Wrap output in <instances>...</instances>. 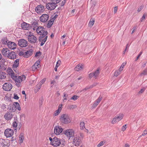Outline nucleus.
Instances as JSON below:
<instances>
[{
    "instance_id": "f257e3e1",
    "label": "nucleus",
    "mask_w": 147,
    "mask_h": 147,
    "mask_svg": "<svg viewBox=\"0 0 147 147\" xmlns=\"http://www.w3.org/2000/svg\"><path fill=\"white\" fill-rule=\"evenodd\" d=\"M59 120L61 123L63 124H68L71 122V119L69 115L67 113L61 115L60 117Z\"/></svg>"
},
{
    "instance_id": "f03ea898",
    "label": "nucleus",
    "mask_w": 147,
    "mask_h": 147,
    "mask_svg": "<svg viewBox=\"0 0 147 147\" xmlns=\"http://www.w3.org/2000/svg\"><path fill=\"white\" fill-rule=\"evenodd\" d=\"M49 140L51 142V144L54 146H58L61 144V139L56 137H55L53 138L50 137Z\"/></svg>"
},
{
    "instance_id": "7ed1b4c3",
    "label": "nucleus",
    "mask_w": 147,
    "mask_h": 147,
    "mask_svg": "<svg viewBox=\"0 0 147 147\" xmlns=\"http://www.w3.org/2000/svg\"><path fill=\"white\" fill-rule=\"evenodd\" d=\"M26 76L24 75H22L20 76H17L15 75L14 76H13L12 79L15 81L16 85L18 86L19 84L18 83H20L26 80Z\"/></svg>"
},
{
    "instance_id": "20e7f679",
    "label": "nucleus",
    "mask_w": 147,
    "mask_h": 147,
    "mask_svg": "<svg viewBox=\"0 0 147 147\" xmlns=\"http://www.w3.org/2000/svg\"><path fill=\"white\" fill-rule=\"evenodd\" d=\"M123 114L122 113H119L117 116L113 118L111 121V123L113 124L118 122L123 118Z\"/></svg>"
},
{
    "instance_id": "39448f33",
    "label": "nucleus",
    "mask_w": 147,
    "mask_h": 147,
    "mask_svg": "<svg viewBox=\"0 0 147 147\" xmlns=\"http://www.w3.org/2000/svg\"><path fill=\"white\" fill-rule=\"evenodd\" d=\"M17 109L19 111H20L21 108L19 103L18 102H14L11 105L9 110L12 112H14Z\"/></svg>"
},
{
    "instance_id": "423d86ee",
    "label": "nucleus",
    "mask_w": 147,
    "mask_h": 147,
    "mask_svg": "<svg viewBox=\"0 0 147 147\" xmlns=\"http://www.w3.org/2000/svg\"><path fill=\"white\" fill-rule=\"evenodd\" d=\"M75 132L74 130L69 129L65 130L64 131V134L70 139V138L74 136Z\"/></svg>"
},
{
    "instance_id": "0eeeda50",
    "label": "nucleus",
    "mask_w": 147,
    "mask_h": 147,
    "mask_svg": "<svg viewBox=\"0 0 147 147\" xmlns=\"http://www.w3.org/2000/svg\"><path fill=\"white\" fill-rule=\"evenodd\" d=\"M36 32L38 34L40 35H47L48 32L42 27L39 26L36 29Z\"/></svg>"
},
{
    "instance_id": "6e6552de",
    "label": "nucleus",
    "mask_w": 147,
    "mask_h": 147,
    "mask_svg": "<svg viewBox=\"0 0 147 147\" xmlns=\"http://www.w3.org/2000/svg\"><path fill=\"white\" fill-rule=\"evenodd\" d=\"M73 144L76 146H79L82 143V141L80 137L76 136L72 140Z\"/></svg>"
},
{
    "instance_id": "1a4fd4ad",
    "label": "nucleus",
    "mask_w": 147,
    "mask_h": 147,
    "mask_svg": "<svg viewBox=\"0 0 147 147\" xmlns=\"http://www.w3.org/2000/svg\"><path fill=\"white\" fill-rule=\"evenodd\" d=\"M63 130V129L61 126L59 125L56 126L54 127V133L57 136L59 135L62 133Z\"/></svg>"
},
{
    "instance_id": "9d476101",
    "label": "nucleus",
    "mask_w": 147,
    "mask_h": 147,
    "mask_svg": "<svg viewBox=\"0 0 147 147\" xmlns=\"http://www.w3.org/2000/svg\"><path fill=\"white\" fill-rule=\"evenodd\" d=\"M5 136L7 138L11 137L14 134V131L11 129L8 128L5 130L4 132Z\"/></svg>"
},
{
    "instance_id": "9b49d317",
    "label": "nucleus",
    "mask_w": 147,
    "mask_h": 147,
    "mask_svg": "<svg viewBox=\"0 0 147 147\" xmlns=\"http://www.w3.org/2000/svg\"><path fill=\"white\" fill-rule=\"evenodd\" d=\"M57 6V5L54 3L50 2L46 5V7L48 10H51L54 9Z\"/></svg>"
},
{
    "instance_id": "f8f14e48",
    "label": "nucleus",
    "mask_w": 147,
    "mask_h": 147,
    "mask_svg": "<svg viewBox=\"0 0 147 147\" xmlns=\"http://www.w3.org/2000/svg\"><path fill=\"white\" fill-rule=\"evenodd\" d=\"M47 36L45 35L41 36L39 37V40L41 43L40 44L41 46H42L45 43L47 38Z\"/></svg>"
},
{
    "instance_id": "ddd939ff",
    "label": "nucleus",
    "mask_w": 147,
    "mask_h": 147,
    "mask_svg": "<svg viewBox=\"0 0 147 147\" xmlns=\"http://www.w3.org/2000/svg\"><path fill=\"white\" fill-rule=\"evenodd\" d=\"M33 52V50L32 49H30L28 51H26L24 52V53L21 52L20 53L21 54H22L23 57L28 58L31 56Z\"/></svg>"
},
{
    "instance_id": "4468645a",
    "label": "nucleus",
    "mask_w": 147,
    "mask_h": 147,
    "mask_svg": "<svg viewBox=\"0 0 147 147\" xmlns=\"http://www.w3.org/2000/svg\"><path fill=\"white\" fill-rule=\"evenodd\" d=\"M3 88L4 90L9 91L12 88V85L9 83H5L3 84Z\"/></svg>"
},
{
    "instance_id": "2eb2a0df",
    "label": "nucleus",
    "mask_w": 147,
    "mask_h": 147,
    "mask_svg": "<svg viewBox=\"0 0 147 147\" xmlns=\"http://www.w3.org/2000/svg\"><path fill=\"white\" fill-rule=\"evenodd\" d=\"M35 10L37 13H42L45 10L44 7L43 5H40L36 7Z\"/></svg>"
},
{
    "instance_id": "dca6fc26",
    "label": "nucleus",
    "mask_w": 147,
    "mask_h": 147,
    "mask_svg": "<svg viewBox=\"0 0 147 147\" xmlns=\"http://www.w3.org/2000/svg\"><path fill=\"white\" fill-rule=\"evenodd\" d=\"M27 44V41L24 39H20L18 41L19 45L22 47H26Z\"/></svg>"
},
{
    "instance_id": "f3484780",
    "label": "nucleus",
    "mask_w": 147,
    "mask_h": 147,
    "mask_svg": "<svg viewBox=\"0 0 147 147\" xmlns=\"http://www.w3.org/2000/svg\"><path fill=\"white\" fill-rule=\"evenodd\" d=\"M28 39L29 42L32 43L35 42L37 40L36 37L32 34H30L28 36Z\"/></svg>"
},
{
    "instance_id": "a211bd4d",
    "label": "nucleus",
    "mask_w": 147,
    "mask_h": 147,
    "mask_svg": "<svg viewBox=\"0 0 147 147\" xmlns=\"http://www.w3.org/2000/svg\"><path fill=\"white\" fill-rule=\"evenodd\" d=\"M62 106L63 105L62 104L59 105L58 109L54 112L53 114L54 116H57L60 113L62 108Z\"/></svg>"
},
{
    "instance_id": "6ab92c4d",
    "label": "nucleus",
    "mask_w": 147,
    "mask_h": 147,
    "mask_svg": "<svg viewBox=\"0 0 147 147\" xmlns=\"http://www.w3.org/2000/svg\"><path fill=\"white\" fill-rule=\"evenodd\" d=\"M49 18V16L47 14H43L40 17V20L42 22H47Z\"/></svg>"
},
{
    "instance_id": "aec40b11",
    "label": "nucleus",
    "mask_w": 147,
    "mask_h": 147,
    "mask_svg": "<svg viewBox=\"0 0 147 147\" xmlns=\"http://www.w3.org/2000/svg\"><path fill=\"white\" fill-rule=\"evenodd\" d=\"M7 46L9 48L11 49H14L16 47V44L12 42H9L7 43Z\"/></svg>"
},
{
    "instance_id": "412c9836",
    "label": "nucleus",
    "mask_w": 147,
    "mask_h": 147,
    "mask_svg": "<svg viewBox=\"0 0 147 147\" xmlns=\"http://www.w3.org/2000/svg\"><path fill=\"white\" fill-rule=\"evenodd\" d=\"M40 61H36L32 67V71H35L39 67Z\"/></svg>"
},
{
    "instance_id": "4be33fe9",
    "label": "nucleus",
    "mask_w": 147,
    "mask_h": 147,
    "mask_svg": "<svg viewBox=\"0 0 147 147\" xmlns=\"http://www.w3.org/2000/svg\"><path fill=\"white\" fill-rule=\"evenodd\" d=\"M13 117V115L11 112H7L4 116V117L5 119L9 120L11 119Z\"/></svg>"
},
{
    "instance_id": "5701e85b",
    "label": "nucleus",
    "mask_w": 147,
    "mask_h": 147,
    "mask_svg": "<svg viewBox=\"0 0 147 147\" xmlns=\"http://www.w3.org/2000/svg\"><path fill=\"white\" fill-rule=\"evenodd\" d=\"M19 59H16L14 62L13 66V70L16 73H17L18 71H16V69L18 67L19 64Z\"/></svg>"
},
{
    "instance_id": "b1692460",
    "label": "nucleus",
    "mask_w": 147,
    "mask_h": 147,
    "mask_svg": "<svg viewBox=\"0 0 147 147\" xmlns=\"http://www.w3.org/2000/svg\"><path fill=\"white\" fill-rule=\"evenodd\" d=\"M102 99V96H100L97 99L96 101L94 102V104H93L92 107L94 108L96 107L100 102L101 100Z\"/></svg>"
},
{
    "instance_id": "393cba45",
    "label": "nucleus",
    "mask_w": 147,
    "mask_h": 147,
    "mask_svg": "<svg viewBox=\"0 0 147 147\" xmlns=\"http://www.w3.org/2000/svg\"><path fill=\"white\" fill-rule=\"evenodd\" d=\"M9 52V50L7 48H3L1 51L2 55L5 57L7 56Z\"/></svg>"
},
{
    "instance_id": "a878e982",
    "label": "nucleus",
    "mask_w": 147,
    "mask_h": 147,
    "mask_svg": "<svg viewBox=\"0 0 147 147\" xmlns=\"http://www.w3.org/2000/svg\"><path fill=\"white\" fill-rule=\"evenodd\" d=\"M7 57L11 59H13L16 58L15 53L13 52H9Z\"/></svg>"
},
{
    "instance_id": "bb28decb",
    "label": "nucleus",
    "mask_w": 147,
    "mask_h": 147,
    "mask_svg": "<svg viewBox=\"0 0 147 147\" xmlns=\"http://www.w3.org/2000/svg\"><path fill=\"white\" fill-rule=\"evenodd\" d=\"M30 25L25 22H24L21 24V27L24 30H27L29 28Z\"/></svg>"
},
{
    "instance_id": "cd10ccee",
    "label": "nucleus",
    "mask_w": 147,
    "mask_h": 147,
    "mask_svg": "<svg viewBox=\"0 0 147 147\" xmlns=\"http://www.w3.org/2000/svg\"><path fill=\"white\" fill-rule=\"evenodd\" d=\"M7 72L9 75H10L11 78H12L13 76H14L15 75L14 73L13 72V70L9 68L7 69Z\"/></svg>"
},
{
    "instance_id": "c85d7f7f",
    "label": "nucleus",
    "mask_w": 147,
    "mask_h": 147,
    "mask_svg": "<svg viewBox=\"0 0 147 147\" xmlns=\"http://www.w3.org/2000/svg\"><path fill=\"white\" fill-rule=\"evenodd\" d=\"M24 139V134L23 133H21L19 136V142L20 144L23 143Z\"/></svg>"
},
{
    "instance_id": "c756f323",
    "label": "nucleus",
    "mask_w": 147,
    "mask_h": 147,
    "mask_svg": "<svg viewBox=\"0 0 147 147\" xmlns=\"http://www.w3.org/2000/svg\"><path fill=\"white\" fill-rule=\"evenodd\" d=\"M83 68V66L80 64H78L75 67V69L76 71H78L82 70Z\"/></svg>"
},
{
    "instance_id": "7c9ffc66",
    "label": "nucleus",
    "mask_w": 147,
    "mask_h": 147,
    "mask_svg": "<svg viewBox=\"0 0 147 147\" xmlns=\"http://www.w3.org/2000/svg\"><path fill=\"white\" fill-rule=\"evenodd\" d=\"M6 78V74L5 72L0 71V79L5 78Z\"/></svg>"
},
{
    "instance_id": "2f4dec72",
    "label": "nucleus",
    "mask_w": 147,
    "mask_h": 147,
    "mask_svg": "<svg viewBox=\"0 0 147 147\" xmlns=\"http://www.w3.org/2000/svg\"><path fill=\"white\" fill-rule=\"evenodd\" d=\"M77 107V106L75 105H70L68 106V108L69 109H73Z\"/></svg>"
},
{
    "instance_id": "473e14b6",
    "label": "nucleus",
    "mask_w": 147,
    "mask_h": 147,
    "mask_svg": "<svg viewBox=\"0 0 147 147\" xmlns=\"http://www.w3.org/2000/svg\"><path fill=\"white\" fill-rule=\"evenodd\" d=\"M99 69H97L94 73H93L94 74V77L96 78L99 75Z\"/></svg>"
},
{
    "instance_id": "72a5a7b5",
    "label": "nucleus",
    "mask_w": 147,
    "mask_h": 147,
    "mask_svg": "<svg viewBox=\"0 0 147 147\" xmlns=\"http://www.w3.org/2000/svg\"><path fill=\"white\" fill-rule=\"evenodd\" d=\"M80 129L81 130L84 129L85 128V124L84 122H81L80 123Z\"/></svg>"
},
{
    "instance_id": "f704fd0d",
    "label": "nucleus",
    "mask_w": 147,
    "mask_h": 147,
    "mask_svg": "<svg viewBox=\"0 0 147 147\" xmlns=\"http://www.w3.org/2000/svg\"><path fill=\"white\" fill-rule=\"evenodd\" d=\"M95 86V85H91L90 86H87L86 87V88H84L83 90L82 91H85L87 90H88L89 89L91 88H92L93 87Z\"/></svg>"
},
{
    "instance_id": "c9c22d12",
    "label": "nucleus",
    "mask_w": 147,
    "mask_h": 147,
    "mask_svg": "<svg viewBox=\"0 0 147 147\" xmlns=\"http://www.w3.org/2000/svg\"><path fill=\"white\" fill-rule=\"evenodd\" d=\"M41 86L38 83L37 85L36 86V87H35V92H37V91H38L41 88Z\"/></svg>"
},
{
    "instance_id": "e433bc0d",
    "label": "nucleus",
    "mask_w": 147,
    "mask_h": 147,
    "mask_svg": "<svg viewBox=\"0 0 147 147\" xmlns=\"http://www.w3.org/2000/svg\"><path fill=\"white\" fill-rule=\"evenodd\" d=\"M121 73L118 70H116L114 73L113 76L117 77Z\"/></svg>"
},
{
    "instance_id": "4c0bfd02",
    "label": "nucleus",
    "mask_w": 147,
    "mask_h": 147,
    "mask_svg": "<svg viewBox=\"0 0 147 147\" xmlns=\"http://www.w3.org/2000/svg\"><path fill=\"white\" fill-rule=\"evenodd\" d=\"M17 123L16 121L13 122L12 125L13 127L14 128L15 130H16L17 129Z\"/></svg>"
},
{
    "instance_id": "58836bf2",
    "label": "nucleus",
    "mask_w": 147,
    "mask_h": 147,
    "mask_svg": "<svg viewBox=\"0 0 147 147\" xmlns=\"http://www.w3.org/2000/svg\"><path fill=\"white\" fill-rule=\"evenodd\" d=\"M147 75V69H144L142 73L140 74V75Z\"/></svg>"
},
{
    "instance_id": "ea45409f",
    "label": "nucleus",
    "mask_w": 147,
    "mask_h": 147,
    "mask_svg": "<svg viewBox=\"0 0 147 147\" xmlns=\"http://www.w3.org/2000/svg\"><path fill=\"white\" fill-rule=\"evenodd\" d=\"M57 14H54L52 15L51 17V19L52 20H53V21H54L57 18Z\"/></svg>"
},
{
    "instance_id": "a19ab883",
    "label": "nucleus",
    "mask_w": 147,
    "mask_h": 147,
    "mask_svg": "<svg viewBox=\"0 0 147 147\" xmlns=\"http://www.w3.org/2000/svg\"><path fill=\"white\" fill-rule=\"evenodd\" d=\"M105 141H102L100 142L98 144L97 146L98 147H100L101 146H102L105 143Z\"/></svg>"
},
{
    "instance_id": "79ce46f5",
    "label": "nucleus",
    "mask_w": 147,
    "mask_h": 147,
    "mask_svg": "<svg viewBox=\"0 0 147 147\" xmlns=\"http://www.w3.org/2000/svg\"><path fill=\"white\" fill-rule=\"evenodd\" d=\"M68 95L66 94L65 93H64L63 94V102H65V100H66L67 99V98L68 97Z\"/></svg>"
},
{
    "instance_id": "37998d69",
    "label": "nucleus",
    "mask_w": 147,
    "mask_h": 147,
    "mask_svg": "<svg viewBox=\"0 0 147 147\" xmlns=\"http://www.w3.org/2000/svg\"><path fill=\"white\" fill-rule=\"evenodd\" d=\"M54 22V21H53V20H52L51 19L50 20L48 24V26H51L53 24Z\"/></svg>"
},
{
    "instance_id": "c03bdc74",
    "label": "nucleus",
    "mask_w": 147,
    "mask_h": 147,
    "mask_svg": "<svg viewBox=\"0 0 147 147\" xmlns=\"http://www.w3.org/2000/svg\"><path fill=\"white\" fill-rule=\"evenodd\" d=\"M78 98L79 96H78L76 95H74L71 98V99L75 100L77 99Z\"/></svg>"
},
{
    "instance_id": "a18cd8bd",
    "label": "nucleus",
    "mask_w": 147,
    "mask_h": 147,
    "mask_svg": "<svg viewBox=\"0 0 147 147\" xmlns=\"http://www.w3.org/2000/svg\"><path fill=\"white\" fill-rule=\"evenodd\" d=\"M46 80V78H44L39 83V84L41 86L44 83Z\"/></svg>"
},
{
    "instance_id": "49530a36",
    "label": "nucleus",
    "mask_w": 147,
    "mask_h": 147,
    "mask_svg": "<svg viewBox=\"0 0 147 147\" xmlns=\"http://www.w3.org/2000/svg\"><path fill=\"white\" fill-rule=\"evenodd\" d=\"M94 20H92V21H90V22L89 23V27H91L93 25H94Z\"/></svg>"
},
{
    "instance_id": "de8ad7c7",
    "label": "nucleus",
    "mask_w": 147,
    "mask_h": 147,
    "mask_svg": "<svg viewBox=\"0 0 147 147\" xmlns=\"http://www.w3.org/2000/svg\"><path fill=\"white\" fill-rule=\"evenodd\" d=\"M51 1L56 5L57 3H59L61 1V0H51Z\"/></svg>"
},
{
    "instance_id": "09e8293b",
    "label": "nucleus",
    "mask_w": 147,
    "mask_h": 147,
    "mask_svg": "<svg viewBox=\"0 0 147 147\" xmlns=\"http://www.w3.org/2000/svg\"><path fill=\"white\" fill-rule=\"evenodd\" d=\"M2 43L4 44H7L8 42V40L6 39H5L3 40L2 41Z\"/></svg>"
},
{
    "instance_id": "8fccbe9b",
    "label": "nucleus",
    "mask_w": 147,
    "mask_h": 147,
    "mask_svg": "<svg viewBox=\"0 0 147 147\" xmlns=\"http://www.w3.org/2000/svg\"><path fill=\"white\" fill-rule=\"evenodd\" d=\"M126 125H125L122 126L121 128V130L122 131H125L127 128Z\"/></svg>"
},
{
    "instance_id": "3c124183",
    "label": "nucleus",
    "mask_w": 147,
    "mask_h": 147,
    "mask_svg": "<svg viewBox=\"0 0 147 147\" xmlns=\"http://www.w3.org/2000/svg\"><path fill=\"white\" fill-rule=\"evenodd\" d=\"M41 55V53L40 51L37 52L35 55V57H37L40 56Z\"/></svg>"
},
{
    "instance_id": "603ef678",
    "label": "nucleus",
    "mask_w": 147,
    "mask_h": 147,
    "mask_svg": "<svg viewBox=\"0 0 147 147\" xmlns=\"http://www.w3.org/2000/svg\"><path fill=\"white\" fill-rule=\"evenodd\" d=\"M145 90V88H144L140 90V91L139 92V94H141Z\"/></svg>"
},
{
    "instance_id": "864d4df0",
    "label": "nucleus",
    "mask_w": 147,
    "mask_h": 147,
    "mask_svg": "<svg viewBox=\"0 0 147 147\" xmlns=\"http://www.w3.org/2000/svg\"><path fill=\"white\" fill-rule=\"evenodd\" d=\"M13 95V98L14 99L18 100L19 98V97L18 96L17 94H14Z\"/></svg>"
},
{
    "instance_id": "5fc2aeb1",
    "label": "nucleus",
    "mask_w": 147,
    "mask_h": 147,
    "mask_svg": "<svg viewBox=\"0 0 147 147\" xmlns=\"http://www.w3.org/2000/svg\"><path fill=\"white\" fill-rule=\"evenodd\" d=\"M143 7L142 6H141L138 9L137 11L138 12H140L143 9Z\"/></svg>"
},
{
    "instance_id": "6e6d98bb",
    "label": "nucleus",
    "mask_w": 147,
    "mask_h": 147,
    "mask_svg": "<svg viewBox=\"0 0 147 147\" xmlns=\"http://www.w3.org/2000/svg\"><path fill=\"white\" fill-rule=\"evenodd\" d=\"M61 63V62L60 61H59V60L57 62V64L56 65V66H57V67H59Z\"/></svg>"
},
{
    "instance_id": "4d7b16f0",
    "label": "nucleus",
    "mask_w": 147,
    "mask_h": 147,
    "mask_svg": "<svg viewBox=\"0 0 147 147\" xmlns=\"http://www.w3.org/2000/svg\"><path fill=\"white\" fill-rule=\"evenodd\" d=\"M142 51H141L140 54L138 55V57H137L136 59V61L140 57V55L142 54Z\"/></svg>"
},
{
    "instance_id": "13d9d810",
    "label": "nucleus",
    "mask_w": 147,
    "mask_h": 147,
    "mask_svg": "<svg viewBox=\"0 0 147 147\" xmlns=\"http://www.w3.org/2000/svg\"><path fill=\"white\" fill-rule=\"evenodd\" d=\"M89 76L90 78H92L94 76V74L93 73H90L89 74Z\"/></svg>"
},
{
    "instance_id": "bf43d9fd",
    "label": "nucleus",
    "mask_w": 147,
    "mask_h": 147,
    "mask_svg": "<svg viewBox=\"0 0 147 147\" xmlns=\"http://www.w3.org/2000/svg\"><path fill=\"white\" fill-rule=\"evenodd\" d=\"M145 16L144 15H143L142 18L140 19V21L142 22L145 19Z\"/></svg>"
},
{
    "instance_id": "052dcab7",
    "label": "nucleus",
    "mask_w": 147,
    "mask_h": 147,
    "mask_svg": "<svg viewBox=\"0 0 147 147\" xmlns=\"http://www.w3.org/2000/svg\"><path fill=\"white\" fill-rule=\"evenodd\" d=\"M147 134V130H145L144 131L143 133L142 134V135L143 136H144Z\"/></svg>"
},
{
    "instance_id": "680f3d73",
    "label": "nucleus",
    "mask_w": 147,
    "mask_h": 147,
    "mask_svg": "<svg viewBox=\"0 0 147 147\" xmlns=\"http://www.w3.org/2000/svg\"><path fill=\"white\" fill-rule=\"evenodd\" d=\"M126 65V63H122V64H121V66L120 67L122 68H123L124 67L125 65Z\"/></svg>"
},
{
    "instance_id": "e2e57ef3",
    "label": "nucleus",
    "mask_w": 147,
    "mask_h": 147,
    "mask_svg": "<svg viewBox=\"0 0 147 147\" xmlns=\"http://www.w3.org/2000/svg\"><path fill=\"white\" fill-rule=\"evenodd\" d=\"M117 10V6L115 7L114 8V12L115 13H116Z\"/></svg>"
},
{
    "instance_id": "0e129e2a",
    "label": "nucleus",
    "mask_w": 147,
    "mask_h": 147,
    "mask_svg": "<svg viewBox=\"0 0 147 147\" xmlns=\"http://www.w3.org/2000/svg\"><path fill=\"white\" fill-rule=\"evenodd\" d=\"M65 3V0H63L62 1V2L61 3V6H63Z\"/></svg>"
},
{
    "instance_id": "69168bd1",
    "label": "nucleus",
    "mask_w": 147,
    "mask_h": 147,
    "mask_svg": "<svg viewBox=\"0 0 147 147\" xmlns=\"http://www.w3.org/2000/svg\"><path fill=\"white\" fill-rule=\"evenodd\" d=\"M133 30L131 32V34H133L135 31L136 29V27H134L133 28Z\"/></svg>"
},
{
    "instance_id": "338daca9",
    "label": "nucleus",
    "mask_w": 147,
    "mask_h": 147,
    "mask_svg": "<svg viewBox=\"0 0 147 147\" xmlns=\"http://www.w3.org/2000/svg\"><path fill=\"white\" fill-rule=\"evenodd\" d=\"M123 68L120 67L117 70L121 73V72L123 71Z\"/></svg>"
},
{
    "instance_id": "774afa93",
    "label": "nucleus",
    "mask_w": 147,
    "mask_h": 147,
    "mask_svg": "<svg viewBox=\"0 0 147 147\" xmlns=\"http://www.w3.org/2000/svg\"><path fill=\"white\" fill-rule=\"evenodd\" d=\"M129 145L127 143H126L124 145L125 147H129Z\"/></svg>"
}]
</instances>
